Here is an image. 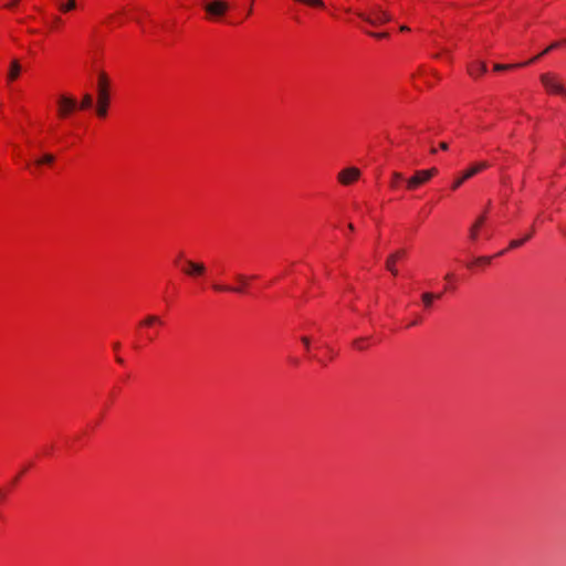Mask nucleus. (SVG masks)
I'll use <instances>...</instances> for the list:
<instances>
[{
  "label": "nucleus",
  "instance_id": "obj_1",
  "mask_svg": "<svg viewBox=\"0 0 566 566\" xmlns=\"http://www.w3.org/2000/svg\"><path fill=\"white\" fill-rule=\"evenodd\" d=\"M109 104V78L104 72L98 74L97 83V107L96 113L99 117L107 115V108Z\"/></svg>",
  "mask_w": 566,
  "mask_h": 566
},
{
  "label": "nucleus",
  "instance_id": "obj_2",
  "mask_svg": "<svg viewBox=\"0 0 566 566\" xmlns=\"http://www.w3.org/2000/svg\"><path fill=\"white\" fill-rule=\"evenodd\" d=\"M357 15L364 20L365 22L369 23L370 25H379L381 23L389 22L391 20V15L382 10L379 7L373 8L371 14H366L364 12H357Z\"/></svg>",
  "mask_w": 566,
  "mask_h": 566
},
{
  "label": "nucleus",
  "instance_id": "obj_3",
  "mask_svg": "<svg viewBox=\"0 0 566 566\" xmlns=\"http://www.w3.org/2000/svg\"><path fill=\"white\" fill-rule=\"evenodd\" d=\"M203 9L211 19H218L224 15L229 9L226 0H203Z\"/></svg>",
  "mask_w": 566,
  "mask_h": 566
},
{
  "label": "nucleus",
  "instance_id": "obj_4",
  "mask_svg": "<svg viewBox=\"0 0 566 566\" xmlns=\"http://www.w3.org/2000/svg\"><path fill=\"white\" fill-rule=\"evenodd\" d=\"M437 172L438 170L436 168L416 171L412 177L407 179V188L409 190L417 189L419 186L429 181Z\"/></svg>",
  "mask_w": 566,
  "mask_h": 566
},
{
  "label": "nucleus",
  "instance_id": "obj_5",
  "mask_svg": "<svg viewBox=\"0 0 566 566\" xmlns=\"http://www.w3.org/2000/svg\"><path fill=\"white\" fill-rule=\"evenodd\" d=\"M488 167L489 164L486 161H480L474 164L473 166L464 170L462 175L453 181L452 189L457 190L465 180L472 178L473 176L486 169Z\"/></svg>",
  "mask_w": 566,
  "mask_h": 566
},
{
  "label": "nucleus",
  "instance_id": "obj_6",
  "mask_svg": "<svg viewBox=\"0 0 566 566\" xmlns=\"http://www.w3.org/2000/svg\"><path fill=\"white\" fill-rule=\"evenodd\" d=\"M77 108L75 98L61 95L57 99V115L60 118H66L73 111Z\"/></svg>",
  "mask_w": 566,
  "mask_h": 566
},
{
  "label": "nucleus",
  "instance_id": "obj_7",
  "mask_svg": "<svg viewBox=\"0 0 566 566\" xmlns=\"http://www.w3.org/2000/svg\"><path fill=\"white\" fill-rule=\"evenodd\" d=\"M237 280L241 283V286H229L222 284H213L212 287L217 292H233V293H243L244 287L248 284V277L243 274H238Z\"/></svg>",
  "mask_w": 566,
  "mask_h": 566
},
{
  "label": "nucleus",
  "instance_id": "obj_8",
  "mask_svg": "<svg viewBox=\"0 0 566 566\" xmlns=\"http://www.w3.org/2000/svg\"><path fill=\"white\" fill-rule=\"evenodd\" d=\"M359 176L360 171L358 168H345L338 174V181L343 185H350L352 182L356 181Z\"/></svg>",
  "mask_w": 566,
  "mask_h": 566
},
{
  "label": "nucleus",
  "instance_id": "obj_9",
  "mask_svg": "<svg viewBox=\"0 0 566 566\" xmlns=\"http://www.w3.org/2000/svg\"><path fill=\"white\" fill-rule=\"evenodd\" d=\"M541 82L551 92L566 94V90L551 74H542Z\"/></svg>",
  "mask_w": 566,
  "mask_h": 566
},
{
  "label": "nucleus",
  "instance_id": "obj_10",
  "mask_svg": "<svg viewBox=\"0 0 566 566\" xmlns=\"http://www.w3.org/2000/svg\"><path fill=\"white\" fill-rule=\"evenodd\" d=\"M185 265L181 270L190 276L201 275L205 273L206 268L202 263L193 262L191 260H185Z\"/></svg>",
  "mask_w": 566,
  "mask_h": 566
},
{
  "label": "nucleus",
  "instance_id": "obj_11",
  "mask_svg": "<svg viewBox=\"0 0 566 566\" xmlns=\"http://www.w3.org/2000/svg\"><path fill=\"white\" fill-rule=\"evenodd\" d=\"M405 255V251L403 250H399V251H396L395 253L390 254L388 258H387V261H386V269L392 274V275H397L398 274V270L396 268V263H398V259L402 258Z\"/></svg>",
  "mask_w": 566,
  "mask_h": 566
},
{
  "label": "nucleus",
  "instance_id": "obj_12",
  "mask_svg": "<svg viewBox=\"0 0 566 566\" xmlns=\"http://www.w3.org/2000/svg\"><path fill=\"white\" fill-rule=\"evenodd\" d=\"M486 219V214L485 212L482 213L476 220L475 222L471 226L470 230H469V238L472 242H475L478 240V235H479V230L480 228L482 227V224L484 223Z\"/></svg>",
  "mask_w": 566,
  "mask_h": 566
},
{
  "label": "nucleus",
  "instance_id": "obj_13",
  "mask_svg": "<svg viewBox=\"0 0 566 566\" xmlns=\"http://www.w3.org/2000/svg\"><path fill=\"white\" fill-rule=\"evenodd\" d=\"M21 70H22V67H21L20 62L18 60H12L10 63L8 75H7L8 81L9 82L15 81L20 76Z\"/></svg>",
  "mask_w": 566,
  "mask_h": 566
},
{
  "label": "nucleus",
  "instance_id": "obj_14",
  "mask_svg": "<svg viewBox=\"0 0 566 566\" xmlns=\"http://www.w3.org/2000/svg\"><path fill=\"white\" fill-rule=\"evenodd\" d=\"M468 71L471 76H480L486 72V64L484 62H474L469 65Z\"/></svg>",
  "mask_w": 566,
  "mask_h": 566
},
{
  "label": "nucleus",
  "instance_id": "obj_15",
  "mask_svg": "<svg viewBox=\"0 0 566 566\" xmlns=\"http://www.w3.org/2000/svg\"><path fill=\"white\" fill-rule=\"evenodd\" d=\"M441 294H433L431 292H426L422 294V303L426 308H430L432 306V303L436 298H440Z\"/></svg>",
  "mask_w": 566,
  "mask_h": 566
},
{
  "label": "nucleus",
  "instance_id": "obj_16",
  "mask_svg": "<svg viewBox=\"0 0 566 566\" xmlns=\"http://www.w3.org/2000/svg\"><path fill=\"white\" fill-rule=\"evenodd\" d=\"M154 324H158V325H161L163 324V321L159 316L157 315H147L142 322H140V326H151Z\"/></svg>",
  "mask_w": 566,
  "mask_h": 566
},
{
  "label": "nucleus",
  "instance_id": "obj_17",
  "mask_svg": "<svg viewBox=\"0 0 566 566\" xmlns=\"http://www.w3.org/2000/svg\"><path fill=\"white\" fill-rule=\"evenodd\" d=\"M93 105V97L91 94L86 93L84 94L81 104H77V107L81 109H87L91 108Z\"/></svg>",
  "mask_w": 566,
  "mask_h": 566
},
{
  "label": "nucleus",
  "instance_id": "obj_18",
  "mask_svg": "<svg viewBox=\"0 0 566 566\" xmlns=\"http://www.w3.org/2000/svg\"><path fill=\"white\" fill-rule=\"evenodd\" d=\"M527 63H517V64H495L494 70L495 71H504V70H513L516 67L525 66Z\"/></svg>",
  "mask_w": 566,
  "mask_h": 566
},
{
  "label": "nucleus",
  "instance_id": "obj_19",
  "mask_svg": "<svg viewBox=\"0 0 566 566\" xmlns=\"http://www.w3.org/2000/svg\"><path fill=\"white\" fill-rule=\"evenodd\" d=\"M54 156L52 154H44L41 158L35 160V165H50L54 161Z\"/></svg>",
  "mask_w": 566,
  "mask_h": 566
},
{
  "label": "nucleus",
  "instance_id": "obj_20",
  "mask_svg": "<svg viewBox=\"0 0 566 566\" xmlns=\"http://www.w3.org/2000/svg\"><path fill=\"white\" fill-rule=\"evenodd\" d=\"M403 180V176L400 172H392L391 187L396 188L398 184Z\"/></svg>",
  "mask_w": 566,
  "mask_h": 566
},
{
  "label": "nucleus",
  "instance_id": "obj_21",
  "mask_svg": "<svg viewBox=\"0 0 566 566\" xmlns=\"http://www.w3.org/2000/svg\"><path fill=\"white\" fill-rule=\"evenodd\" d=\"M75 8V0H69V2H66V4H61L60 6V9L62 11H70L72 9Z\"/></svg>",
  "mask_w": 566,
  "mask_h": 566
},
{
  "label": "nucleus",
  "instance_id": "obj_22",
  "mask_svg": "<svg viewBox=\"0 0 566 566\" xmlns=\"http://www.w3.org/2000/svg\"><path fill=\"white\" fill-rule=\"evenodd\" d=\"M491 259V256H479L475 259L474 264H490Z\"/></svg>",
  "mask_w": 566,
  "mask_h": 566
},
{
  "label": "nucleus",
  "instance_id": "obj_23",
  "mask_svg": "<svg viewBox=\"0 0 566 566\" xmlns=\"http://www.w3.org/2000/svg\"><path fill=\"white\" fill-rule=\"evenodd\" d=\"M524 242H525V240H524V239H520V240H512V241L510 242V249L518 248V247H521Z\"/></svg>",
  "mask_w": 566,
  "mask_h": 566
},
{
  "label": "nucleus",
  "instance_id": "obj_24",
  "mask_svg": "<svg viewBox=\"0 0 566 566\" xmlns=\"http://www.w3.org/2000/svg\"><path fill=\"white\" fill-rule=\"evenodd\" d=\"M368 34L374 36V38H377V39L388 38V33L387 32H381V33L368 32Z\"/></svg>",
  "mask_w": 566,
  "mask_h": 566
},
{
  "label": "nucleus",
  "instance_id": "obj_25",
  "mask_svg": "<svg viewBox=\"0 0 566 566\" xmlns=\"http://www.w3.org/2000/svg\"><path fill=\"white\" fill-rule=\"evenodd\" d=\"M364 342H365V340H364V339H361V338H360V339H356V340L354 342V346H355L357 349L363 350V349H365Z\"/></svg>",
  "mask_w": 566,
  "mask_h": 566
},
{
  "label": "nucleus",
  "instance_id": "obj_26",
  "mask_svg": "<svg viewBox=\"0 0 566 566\" xmlns=\"http://www.w3.org/2000/svg\"><path fill=\"white\" fill-rule=\"evenodd\" d=\"M548 52H551L549 48H546L541 54H538L537 56L531 59L530 61H527V65L533 63L534 61H536L538 57L543 56L544 54H547Z\"/></svg>",
  "mask_w": 566,
  "mask_h": 566
},
{
  "label": "nucleus",
  "instance_id": "obj_27",
  "mask_svg": "<svg viewBox=\"0 0 566 566\" xmlns=\"http://www.w3.org/2000/svg\"><path fill=\"white\" fill-rule=\"evenodd\" d=\"M19 1L20 0H12L6 7L12 9L19 3Z\"/></svg>",
  "mask_w": 566,
  "mask_h": 566
},
{
  "label": "nucleus",
  "instance_id": "obj_28",
  "mask_svg": "<svg viewBox=\"0 0 566 566\" xmlns=\"http://www.w3.org/2000/svg\"><path fill=\"white\" fill-rule=\"evenodd\" d=\"M182 258H184V254H182V252H180V253L177 255L176 260H175V264H176V265H179V263H180V261L182 260Z\"/></svg>",
  "mask_w": 566,
  "mask_h": 566
},
{
  "label": "nucleus",
  "instance_id": "obj_29",
  "mask_svg": "<svg viewBox=\"0 0 566 566\" xmlns=\"http://www.w3.org/2000/svg\"><path fill=\"white\" fill-rule=\"evenodd\" d=\"M302 343L304 344V346H305L306 348H308V346H310V339H308V337H306V336L302 337Z\"/></svg>",
  "mask_w": 566,
  "mask_h": 566
},
{
  "label": "nucleus",
  "instance_id": "obj_30",
  "mask_svg": "<svg viewBox=\"0 0 566 566\" xmlns=\"http://www.w3.org/2000/svg\"><path fill=\"white\" fill-rule=\"evenodd\" d=\"M439 147L442 149V150H447L449 148L448 144L446 142H442L440 143Z\"/></svg>",
  "mask_w": 566,
  "mask_h": 566
},
{
  "label": "nucleus",
  "instance_id": "obj_31",
  "mask_svg": "<svg viewBox=\"0 0 566 566\" xmlns=\"http://www.w3.org/2000/svg\"><path fill=\"white\" fill-rule=\"evenodd\" d=\"M559 44H560L559 42H554V43H552L548 48H549V50L552 51V50H554V49L558 48V46H559Z\"/></svg>",
  "mask_w": 566,
  "mask_h": 566
},
{
  "label": "nucleus",
  "instance_id": "obj_32",
  "mask_svg": "<svg viewBox=\"0 0 566 566\" xmlns=\"http://www.w3.org/2000/svg\"><path fill=\"white\" fill-rule=\"evenodd\" d=\"M533 230L531 232H527V234L523 238L525 242L532 237Z\"/></svg>",
  "mask_w": 566,
  "mask_h": 566
},
{
  "label": "nucleus",
  "instance_id": "obj_33",
  "mask_svg": "<svg viewBox=\"0 0 566 566\" xmlns=\"http://www.w3.org/2000/svg\"><path fill=\"white\" fill-rule=\"evenodd\" d=\"M119 347H120L119 343H114V345H113L114 350H118Z\"/></svg>",
  "mask_w": 566,
  "mask_h": 566
},
{
  "label": "nucleus",
  "instance_id": "obj_34",
  "mask_svg": "<svg viewBox=\"0 0 566 566\" xmlns=\"http://www.w3.org/2000/svg\"><path fill=\"white\" fill-rule=\"evenodd\" d=\"M410 29L407 25H401L400 31H409Z\"/></svg>",
  "mask_w": 566,
  "mask_h": 566
},
{
  "label": "nucleus",
  "instance_id": "obj_35",
  "mask_svg": "<svg viewBox=\"0 0 566 566\" xmlns=\"http://www.w3.org/2000/svg\"><path fill=\"white\" fill-rule=\"evenodd\" d=\"M452 279H453V275H452L451 273H448V274L446 275V280H449V281H450V280H452Z\"/></svg>",
  "mask_w": 566,
  "mask_h": 566
},
{
  "label": "nucleus",
  "instance_id": "obj_36",
  "mask_svg": "<svg viewBox=\"0 0 566 566\" xmlns=\"http://www.w3.org/2000/svg\"><path fill=\"white\" fill-rule=\"evenodd\" d=\"M253 1H254V0H251V4H250V8H249V10H248V14H251V12H252V4H253Z\"/></svg>",
  "mask_w": 566,
  "mask_h": 566
},
{
  "label": "nucleus",
  "instance_id": "obj_37",
  "mask_svg": "<svg viewBox=\"0 0 566 566\" xmlns=\"http://www.w3.org/2000/svg\"><path fill=\"white\" fill-rule=\"evenodd\" d=\"M348 229H349V230H352V231H354V224H353V223H349V224H348Z\"/></svg>",
  "mask_w": 566,
  "mask_h": 566
},
{
  "label": "nucleus",
  "instance_id": "obj_38",
  "mask_svg": "<svg viewBox=\"0 0 566 566\" xmlns=\"http://www.w3.org/2000/svg\"><path fill=\"white\" fill-rule=\"evenodd\" d=\"M117 361H118L119 364H123V363H124L123 358H120V357H117Z\"/></svg>",
  "mask_w": 566,
  "mask_h": 566
},
{
  "label": "nucleus",
  "instance_id": "obj_39",
  "mask_svg": "<svg viewBox=\"0 0 566 566\" xmlns=\"http://www.w3.org/2000/svg\"><path fill=\"white\" fill-rule=\"evenodd\" d=\"M430 151H431V154H436L437 153L436 148H431Z\"/></svg>",
  "mask_w": 566,
  "mask_h": 566
},
{
  "label": "nucleus",
  "instance_id": "obj_40",
  "mask_svg": "<svg viewBox=\"0 0 566 566\" xmlns=\"http://www.w3.org/2000/svg\"><path fill=\"white\" fill-rule=\"evenodd\" d=\"M504 252H505V251H500V252L497 253V255H502V254H504Z\"/></svg>",
  "mask_w": 566,
  "mask_h": 566
}]
</instances>
